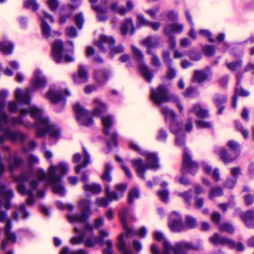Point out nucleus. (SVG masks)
Segmentation results:
<instances>
[{
	"mask_svg": "<svg viewBox=\"0 0 254 254\" xmlns=\"http://www.w3.org/2000/svg\"><path fill=\"white\" fill-rule=\"evenodd\" d=\"M4 102L2 101H0V130H3L4 133L3 136L0 135V143H2L5 138H8L12 141H21L24 139L26 135L22 132H12L8 129H3V126L8 124L13 126L22 124V118L29 113L35 120L37 137H42L48 133L54 138H58L60 134L59 128L54 125L49 123L48 119L43 116L41 109L33 106L27 110L25 109L20 110L19 117L8 118L4 111Z\"/></svg>",
	"mask_w": 254,
	"mask_h": 254,
	"instance_id": "nucleus-1",
	"label": "nucleus"
},
{
	"mask_svg": "<svg viewBox=\"0 0 254 254\" xmlns=\"http://www.w3.org/2000/svg\"><path fill=\"white\" fill-rule=\"evenodd\" d=\"M68 170L67 164L64 162L57 166L51 165L48 169L47 179L49 185L52 186L54 193L61 195H64V188L60 183L62 176L66 174Z\"/></svg>",
	"mask_w": 254,
	"mask_h": 254,
	"instance_id": "nucleus-2",
	"label": "nucleus"
},
{
	"mask_svg": "<svg viewBox=\"0 0 254 254\" xmlns=\"http://www.w3.org/2000/svg\"><path fill=\"white\" fill-rule=\"evenodd\" d=\"M46 84V80L42 76L40 71H36L31 81V86L24 91L18 88L15 91V98L19 103L28 104L30 102L29 93L34 90L35 88H41Z\"/></svg>",
	"mask_w": 254,
	"mask_h": 254,
	"instance_id": "nucleus-3",
	"label": "nucleus"
},
{
	"mask_svg": "<svg viewBox=\"0 0 254 254\" xmlns=\"http://www.w3.org/2000/svg\"><path fill=\"white\" fill-rule=\"evenodd\" d=\"M128 214V211L126 209H123L119 212V217L125 230V234H122L119 237L117 247L119 251L123 254H132L131 251L126 249V243L124 240V235H126L127 238L132 235V230L127 226V218Z\"/></svg>",
	"mask_w": 254,
	"mask_h": 254,
	"instance_id": "nucleus-4",
	"label": "nucleus"
},
{
	"mask_svg": "<svg viewBox=\"0 0 254 254\" xmlns=\"http://www.w3.org/2000/svg\"><path fill=\"white\" fill-rule=\"evenodd\" d=\"M163 245L165 251L162 254H169L172 251H174V254H186V253L189 250L197 249L191 244L185 242L177 243L175 248L171 247L166 241L164 242ZM151 251L153 254H158L157 247L154 245L151 246Z\"/></svg>",
	"mask_w": 254,
	"mask_h": 254,
	"instance_id": "nucleus-5",
	"label": "nucleus"
},
{
	"mask_svg": "<svg viewBox=\"0 0 254 254\" xmlns=\"http://www.w3.org/2000/svg\"><path fill=\"white\" fill-rule=\"evenodd\" d=\"M79 206L81 213L78 215L68 214L67 218L71 223L84 222L91 214L90 202L88 200L82 199L79 201Z\"/></svg>",
	"mask_w": 254,
	"mask_h": 254,
	"instance_id": "nucleus-6",
	"label": "nucleus"
},
{
	"mask_svg": "<svg viewBox=\"0 0 254 254\" xmlns=\"http://www.w3.org/2000/svg\"><path fill=\"white\" fill-rule=\"evenodd\" d=\"M101 121L104 127V132L107 135V145L109 147L116 146L117 144V135L112 133L109 134L110 128L113 125V117L110 115L102 116Z\"/></svg>",
	"mask_w": 254,
	"mask_h": 254,
	"instance_id": "nucleus-7",
	"label": "nucleus"
},
{
	"mask_svg": "<svg viewBox=\"0 0 254 254\" xmlns=\"http://www.w3.org/2000/svg\"><path fill=\"white\" fill-rule=\"evenodd\" d=\"M151 97L153 101L158 105L167 102L169 101L168 89L166 87L160 85L151 90Z\"/></svg>",
	"mask_w": 254,
	"mask_h": 254,
	"instance_id": "nucleus-8",
	"label": "nucleus"
},
{
	"mask_svg": "<svg viewBox=\"0 0 254 254\" xmlns=\"http://www.w3.org/2000/svg\"><path fill=\"white\" fill-rule=\"evenodd\" d=\"M70 243L73 245L83 243L84 246L88 248L93 247L97 244H100L99 238L92 235L85 237L83 235L76 236L70 239Z\"/></svg>",
	"mask_w": 254,
	"mask_h": 254,
	"instance_id": "nucleus-9",
	"label": "nucleus"
},
{
	"mask_svg": "<svg viewBox=\"0 0 254 254\" xmlns=\"http://www.w3.org/2000/svg\"><path fill=\"white\" fill-rule=\"evenodd\" d=\"M210 241L214 244L228 245L231 247L235 248L237 251H242L244 250V246L242 244L238 243L235 244L232 240L225 237H220L217 234H214L210 238Z\"/></svg>",
	"mask_w": 254,
	"mask_h": 254,
	"instance_id": "nucleus-10",
	"label": "nucleus"
},
{
	"mask_svg": "<svg viewBox=\"0 0 254 254\" xmlns=\"http://www.w3.org/2000/svg\"><path fill=\"white\" fill-rule=\"evenodd\" d=\"M74 110L76 114L77 118L80 120L82 124L86 126H89L92 124L93 122V120L86 118L85 116L86 111L80 104H75Z\"/></svg>",
	"mask_w": 254,
	"mask_h": 254,
	"instance_id": "nucleus-11",
	"label": "nucleus"
},
{
	"mask_svg": "<svg viewBox=\"0 0 254 254\" xmlns=\"http://www.w3.org/2000/svg\"><path fill=\"white\" fill-rule=\"evenodd\" d=\"M115 44L114 38L105 35L100 36L99 40L95 42V44L101 51L104 52L107 47H111Z\"/></svg>",
	"mask_w": 254,
	"mask_h": 254,
	"instance_id": "nucleus-12",
	"label": "nucleus"
},
{
	"mask_svg": "<svg viewBox=\"0 0 254 254\" xmlns=\"http://www.w3.org/2000/svg\"><path fill=\"white\" fill-rule=\"evenodd\" d=\"M184 30V25L179 23L167 24L164 29V32L168 37L173 36V33H180Z\"/></svg>",
	"mask_w": 254,
	"mask_h": 254,
	"instance_id": "nucleus-13",
	"label": "nucleus"
},
{
	"mask_svg": "<svg viewBox=\"0 0 254 254\" xmlns=\"http://www.w3.org/2000/svg\"><path fill=\"white\" fill-rule=\"evenodd\" d=\"M42 20V29L43 33L45 37H49L51 34V28L49 25L46 23L47 21L51 22H54L53 17L46 12H43V16H41Z\"/></svg>",
	"mask_w": 254,
	"mask_h": 254,
	"instance_id": "nucleus-14",
	"label": "nucleus"
},
{
	"mask_svg": "<svg viewBox=\"0 0 254 254\" xmlns=\"http://www.w3.org/2000/svg\"><path fill=\"white\" fill-rule=\"evenodd\" d=\"M197 167V164L193 162L189 154V151L185 149L183 155V168L188 171Z\"/></svg>",
	"mask_w": 254,
	"mask_h": 254,
	"instance_id": "nucleus-15",
	"label": "nucleus"
},
{
	"mask_svg": "<svg viewBox=\"0 0 254 254\" xmlns=\"http://www.w3.org/2000/svg\"><path fill=\"white\" fill-rule=\"evenodd\" d=\"M159 40L154 37H147L142 41L141 44L147 48V53L152 54V49L156 48L158 45Z\"/></svg>",
	"mask_w": 254,
	"mask_h": 254,
	"instance_id": "nucleus-16",
	"label": "nucleus"
},
{
	"mask_svg": "<svg viewBox=\"0 0 254 254\" xmlns=\"http://www.w3.org/2000/svg\"><path fill=\"white\" fill-rule=\"evenodd\" d=\"M13 195V192L11 190L7 189L2 184H0V197H2L6 200V202L4 204V207L5 209H9L10 205L8 199L11 198Z\"/></svg>",
	"mask_w": 254,
	"mask_h": 254,
	"instance_id": "nucleus-17",
	"label": "nucleus"
},
{
	"mask_svg": "<svg viewBox=\"0 0 254 254\" xmlns=\"http://www.w3.org/2000/svg\"><path fill=\"white\" fill-rule=\"evenodd\" d=\"M133 166L135 168L137 175L141 178H144V173L147 168L141 159H134L132 161Z\"/></svg>",
	"mask_w": 254,
	"mask_h": 254,
	"instance_id": "nucleus-18",
	"label": "nucleus"
},
{
	"mask_svg": "<svg viewBox=\"0 0 254 254\" xmlns=\"http://www.w3.org/2000/svg\"><path fill=\"white\" fill-rule=\"evenodd\" d=\"M63 50V42L61 40H56L53 44V55L55 60L59 62L60 61V58Z\"/></svg>",
	"mask_w": 254,
	"mask_h": 254,
	"instance_id": "nucleus-19",
	"label": "nucleus"
},
{
	"mask_svg": "<svg viewBox=\"0 0 254 254\" xmlns=\"http://www.w3.org/2000/svg\"><path fill=\"white\" fill-rule=\"evenodd\" d=\"M94 109L92 114L94 116H99L104 112L106 108V105L99 99H95L93 101Z\"/></svg>",
	"mask_w": 254,
	"mask_h": 254,
	"instance_id": "nucleus-20",
	"label": "nucleus"
},
{
	"mask_svg": "<svg viewBox=\"0 0 254 254\" xmlns=\"http://www.w3.org/2000/svg\"><path fill=\"white\" fill-rule=\"evenodd\" d=\"M87 78L88 74L86 69L83 66L80 65L78 75H74L73 76L74 82L76 83H80L86 81Z\"/></svg>",
	"mask_w": 254,
	"mask_h": 254,
	"instance_id": "nucleus-21",
	"label": "nucleus"
},
{
	"mask_svg": "<svg viewBox=\"0 0 254 254\" xmlns=\"http://www.w3.org/2000/svg\"><path fill=\"white\" fill-rule=\"evenodd\" d=\"M242 217L246 224L250 228H254V212L252 211H249L243 213Z\"/></svg>",
	"mask_w": 254,
	"mask_h": 254,
	"instance_id": "nucleus-22",
	"label": "nucleus"
},
{
	"mask_svg": "<svg viewBox=\"0 0 254 254\" xmlns=\"http://www.w3.org/2000/svg\"><path fill=\"white\" fill-rule=\"evenodd\" d=\"M170 229L174 232L180 231L183 228V220L180 217L170 220L169 223Z\"/></svg>",
	"mask_w": 254,
	"mask_h": 254,
	"instance_id": "nucleus-23",
	"label": "nucleus"
},
{
	"mask_svg": "<svg viewBox=\"0 0 254 254\" xmlns=\"http://www.w3.org/2000/svg\"><path fill=\"white\" fill-rule=\"evenodd\" d=\"M109 9L121 15H124L127 13V9L124 6H120L117 1L112 2L110 4Z\"/></svg>",
	"mask_w": 254,
	"mask_h": 254,
	"instance_id": "nucleus-24",
	"label": "nucleus"
},
{
	"mask_svg": "<svg viewBox=\"0 0 254 254\" xmlns=\"http://www.w3.org/2000/svg\"><path fill=\"white\" fill-rule=\"evenodd\" d=\"M17 189L19 192L22 194H27L29 196V198L27 200V203L31 205L34 203V198L33 193L30 190H26L24 186L21 183H19L17 186Z\"/></svg>",
	"mask_w": 254,
	"mask_h": 254,
	"instance_id": "nucleus-25",
	"label": "nucleus"
},
{
	"mask_svg": "<svg viewBox=\"0 0 254 254\" xmlns=\"http://www.w3.org/2000/svg\"><path fill=\"white\" fill-rule=\"evenodd\" d=\"M93 9L98 13L97 17L99 21H104L108 19V16L106 14L107 11L106 8H103L100 5H93Z\"/></svg>",
	"mask_w": 254,
	"mask_h": 254,
	"instance_id": "nucleus-26",
	"label": "nucleus"
},
{
	"mask_svg": "<svg viewBox=\"0 0 254 254\" xmlns=\"http://www.w3.org/2000/svg\"><path fill=\"white\" fill-rule=\"evenodd\" d=\"M11 222L9 219H7L6 224L5 227L4 231L6 237V240L11 243H14L16 241V236L14 233L10 232Z\"/></svg>",
	"mask_w": 254,
	"mask_h": 254,
	"instance_id": "nucleus-27",
	"label": "nucleus"
},
{
	"mask_svg": "<svg viewBox=\"0 0 254 254\" xmlns=\"http://www.w3.org/2000/svg\"><path fill=\"white\" fill-rule=\"evenodd\" d=\"M47 98L51 102L57 103L62 99L63 96L61 92L51 89L47 94Z\"/></svg>",
	"mask_w": 254,
	"mask_h": 254,
	"instance_id": "nucleus-28",
	"label": "nucleus"
},
{
	"mask_svg": "<svg viewBox=\"0 0 254 254\" xmlns=\"http://www.w3.org/2000/svg\"><path fill=\"white\" fill-rule=\"evenodd\" d=\"M146 160L149 168H157L158 167L157 159L155 154L148 153L146 154Z\"/></svg>",
	"mask_w": 254,
	"mask_h": 254,
	"instance_id": "nucleus-29",
	"label": "nucleus"
},
{
	"mask_svg": "<svg viewBox=\"0 0 254 254\" xmlns=\"http://www.w3.org/2000/svg\"><path fill=\"white\" fill-rule=\"evenodd\" d=\"M83 189L85 191H90L95 194L99 193L102 189L99 185L95 184H85L83 186Z\"/></svg>",
	"mask_w": 254,
	"mask_h": 254,
	"instance_id": "nucleus-30",
	"label": "nucleus"
},
{
	"mask_svg": "<svg viewBox=\"0 0 254 254\" xmlns=\"http://www.w3.org/2000/svg\"><path fill=\"white\" fill-rule=\"evenodd\" d=\"M131 28L133 30V22L130 18H127L125 20L121 27V31L123 34H126L128 30Z\"/></svg>",
	"mask_w": 254,
	"mask_h": 254,
	"instance_id": "nucleus-31",
	"label": "nucleus"
},
{
	"mask_svg": "<svg viewBox=\"0 0 254 254\" xmlns=\"http://www.w3.org/2000/svg\"><path fill=\"white\" fill-rule=\"evenodd\" d=\"M13 46L11 43L7 41L0 43V50L5 55L12 53Z\"/></svg>",
	"mask_w": 254,
	"mask_h": 254,
	"instance_id": "nucleus-32",
	"label": "nucleus"
},
{
	"mask_svg": "<svg viewBox=\"0 0 254 254\" xmlns=\"http://www.w3.org/2000/svg\"><path fill=\"white\" fill-rule=\"evenodd\" d=\"M207 77L208 75L205 72L196 70L194 72L193 80L199 83L206 80Z\"/></svg>",
	"mask_w": 254,
	"mask_h": 254,
	"instance_id": "nucleus-33",
	"label": "nucleus"
},
{
	"mask_svg": "<svg viewBox=\"0 0 254 254\" xmlns=\"http://www.w3.org/2000/svg\"><path fill=\"white\" fill-rule=\"evenodd\" d=\"M162 113L165 116L166 119L172 121L175 118L176 115L174 111L167 107L163 106L161 108Z\"/></svg>",
	"mask_w": 254,
	"mask_h": 254,
	"instance_id": "nucleus-34",
	"label": "nucleus"
},
{
	"mask_svg": "<svg viewBox=\"0 0 254 254\" xmlns=\"http://www.w3.org/2000/svg\"><path fill=\"white\" fill-rule=\"evenodd\" d=\"M95 76L98 82L103 83L107 79L109 74L106 71L100 70L96 72Z\"/></svg>",
	"mask_w": 254,
	"mask_h": 254,
	"instance_id": "nucleus-35",
	"label": "nucleus"
},
{
	"mask_svg": "<svg viewBox=\"0 0 254 254\" xmlns=\"http://www.w3.org/2000/svg\"><path fill=\"white\" fill-rule=\"evenodd\" d=\"M45 177V175L41 170H39L37 172V178L38 180H33L30 183V187L32 189H35L39 184V182L40 180L44 179Z\"/></svg>",
	"mask_w": 254,
	"mask_h": 254,
	"instance_id": "nucleus-36",
	"label": "nucleus"
},
{
	"mask_svg": "<svg viewBox=\"0 0 254 254\" xmlns=\"http://www.w3.org/2000/svg\"><path fill=\"white\" fill-rule=\"evenodd\" d=\"M193 111L196 116L198 117L204 118L208 115L207 111L202 109L199 105L195 106Z\"/></svg>",
	"mask_w": 254,
	"mask_h": 254,
	"instance_id": "nucleus-37",
	"label": "nucleus"
},
{
	"mask_svg": "<svg viewBox=\"0 0 254 254\" xmlns=\"http://www.w3.org/2000/svg\"><path fill=\"white\" fill-rule=\"evenodd\" d=\"M112 169V166L109 164H107L105 166V170L104 174L102 176V179L104 181L110 182L112 180L110 175V172Z\"/></svg>",
	"mask_w": 254,
	"mask_h": 254,
	"instance_id": "nucleus-38",
	"label": "nucleus"
},
{
	"mask_svg": "<svg viewBox=\"0 0 254 254\" xmlns=\"http://www.w3.org/2000/svg\"><path fill=\"white\" fill-rule=\"evenodd\" d=\"M140 69L145 78L150 81L152 77V75L147 66L145 64H141L140 66Z\"/></svg>",
	"mask_w": 254,
	"mask_h": 254,
	"instance_id": "nucleus-39",
	"label": "nucleus"
},
{
	"mask_svg": "<svg viewBox=\"0 0 254 254\" xmlns=\"http://www.w3.org/2000/svg\"><path fill=\"white\" fill-rule=\"evenodd\" d=\"M24 5L25 7L31 8L34 11H36L39 8V5L35 0H27L25 1Z\"/></svg>",
	"mask_w": 254,
	"mask_h": 254,
	"instance_id": "nucleus-40",
	"label": "nucleus"
},
{
	"mask_svg": "<svg viewBox=\"0 0 254 254\" xmlns=\"http://www.w3.org/2000/svg\"><path fill=\"white\" fill-rule=\"evenodd\" d=\"M242 62L241 61L234 62L232 63H228L226 66L228 69L232 71H235L240 68L242 66Z\"/></svg>",
	"mask_w": 254,
	"mask_h": 254,
	"instance_id": "nucleus-41",
	"label": "nucleus"
},
{
	"mask_svg": "<svg viewBox=\"0 0 254 254\" xmlns=\"http://www.w3.org/2000/svg\"><path fill=\"white\" fill-rule=\"evenodd\" d=\"M103 244L106 248L104 250V254H113V243L111 240L106 241Z\"/></svg>",
	"mask_w": 254,
	"mask_h": 254,
	"instance_id": "nucleus-42",
	"label": "nucleus"
},
{
	"mask_svg": "<svg viewBox=\"0 0 254 254\" xmlns=\"http://www.w3.org/2000/svg\"><path fill=\"white\" fill-rule=\"evenodd\" d=\"M65 32L66 36L70 38H74L77 35L76 30L75 28L73 26L67 27Z\"/></svg>",
	"mask_w": 254,
	"mask_h": 254,
	"instance_id": "nucleus-43",
	"label": "nucleus"
},
{
	"mask_svg": "<svg viewBox=\"0 0 254 254\" xmlns=\"http://www.w3.org/2000/svg\"><path fill=\"white\" fill-rule=\"evenodd\" d=\"M131 48L135 58L139 61L143 60V55L140 50L134 46H131Z\"/></svg>",
	"mask_w": 254,
	"mask_h": 254,
	"instance_id": "nucleus-44",
	"label": "nucleus"
},
{
	"mask_svg": "<svg viewBox=\"0 0 254 254\" xmlns=\"http://www.w3.org/2000/svg\"><path fill=\"white\" fill-rule=\"evenodd\" d=\"M219 229L221 231H225L228 233H233L234 229L233 227L229 224L223 223L218 224Z\"/></svg>",
	"mask_w": 254,
	"mask_h": 254,
	"instance_id": "nucleus-45",
	"label": "nucleus"
},
{
	"mask_svg": "<svg viewBox=\"0 0 254 254\" xmlns=\"http://www.w3.org/2000/svg\"><path fill=\"white\" fill-rule=\"evenodd\" d=\"M223 191L220 188L212 189L210 190L209 194V198L212 199L214 197L219 196L222 195Z\"/></svg>",
	"mask_w": 254,
	"mask_h": 254,
	"instance_id": "nucleus-46",
	"label": "nucleus"
},
{
	"mask_svg": "<svg viewBox=\"0 0 254 254\" xmlns=\"http://www.w3.org/2000/svg\"><path fill=\"white\" fill-rule=\"evenodd\" d=\"M89 163V157L88 155L85 153L83 163L78 164L75 167V172L76 173H79L82 168L85 167Z\"/></svg>",
	"mask_w": 254,
	"mask_h": 254,
	"instance_id": "nucleus-47",
	"label": "nucleus"
},
{
	"mask_svg": "<svg viewBox=\"0 0 254 254\" xmlns=\"http://www.w3.org/2000/svg\"><path fill=\"white\" fill-rule=\"evenodd\" d=\"M22 161L20 159L14 157L9 161V168L11 170H13L15 168L18 167L21 164Z\"/></svg>",
	"mask_w": 254,
	"mask_h": 254,
	"instance_id": "nucleus-48",
	"label": "nucleus"
},
{
	"mask_svg": "<svg viewBox=\"0 0 254 254\" xmlns=\"http://www.w3.org/2000/svg\"><path fill=\"white\" fill-rule=\"evenodd\" d=\"M106 198L109 202L113 200H117L118 199V196L115 192H110L109 189L108 188V187H107Z\"/></svg>",
	"mask_w": 254,
	"mask_h": 254,
	"instance_id": "nucleus-49",
	"label": "nucleus"
},
{
	"mask_svg": "<svg viewBox=\"0 0 254 254\" xmlns=\"http://www.w3.org/2000/svg\"><path fill=\"white\" fill-rule=\"evenodd\" d=\"M139 193L137 190L135 189L131 190L129 193L128 195V202L131 203L133 202V200L138 198Z\"/></svg>",
	"mask_w": 254,
	"mask_h": 254,
	"instance_id": "nucleus-50",
	"label": "nucleus"
},
{
	"mask_svg": "<svg viewBox=\"0 0 254 254\" xmlns=\"http://www.w3.org/2000/svg\"><path fill=\"white\" fill-rule=\"evenodd\" d=\"M227 155V153H226L225 150H222L220 154V157L221 158L223 162L225 163H229L230 162H231L236 158V157H234L233 158H229V157L227 158L226 157Z\"/></svg>",
	"mask_w": 254,
	"mask_h": 254,
	"instance_id": "nucleus-51",
	"label": "nucleus"
},
{
	"mask_svg": "<svg viewBox=\"0 0 254 254\" xmlns=\"http://www.w3.org/2000/svg\"><path fill=\"white\" fill-rule=\"evenodd\" d=\"M109 203L107 198H98L95 201V204L98 206L106 207Z\"/></svg>",
	"mask_w": 254,
	"mask_h": 254,
	"instance_id": "nucleus-52",
	"label": "nucleus"
},
{
	"mask_svg": "<svg viewBox=\"0 0 254 254\" xmlns=\"http://www.w3.org/2000/svg\"><path fill=\"white\" fill-rule=\"evenodd\" d=\"M186 223L188 227L191 228L196 226V221L194 218L191 216H187L186 218Z\"/></svg>",
	"mask_w": 254,
	"mask_h": 254,
	"instance_id": "nucleus-53",
	"label": "nucleus"
},
{
	"mask_svg": "<svg viewBox=\"0 0 254 254\" xmlns=\"http://www.w3.org/2000/svg\"><path fill=\"white\" fill-rule=\"evenodd\" d=\"M124 48L122 46H118L113 48H111L110 54L113 56L116 54H119L123 52Z\"/></svg>",
	"mask_w": 254,
	"mask_h": 254,
	"instance_id": "nucleus-54",
	"label": "nucleus"
},
{
	"mask_svg": "<svg viewBox=\"0 0 254 254\" xmlns=\"http://www.w3.org/2000/svg\"><path fill=\"white\" fill-rule=\"evenodd\" d=\"M237 128L241 132L243 136L245 138H247L249 137V132L248 130L244 128L241 124H237Z\"/></svg>",
	"mask_w": 254,
	"mask_h": 254,
	"instance_id": "nucleus-55",
	"label": "nucleus"
},
{
	"mask_svg": "<svg viewBox=\"0 0 254 254\" xmlns=\"http://www.w3.org/2000/svg\"><path fill=\"white\" fill-rule=\"evenodd\" d=\"M99 233V237H98V238H99L100 244L101 246H102L104 243L103 242V238L105 237H108L109 235V233L106 230H105L104 229L100 230Z\"/></svg>",
	"mask_w": 254,
	"mask_h": 254,
	"instance_id": "nucleus-56",
	"label": "nucleus"
},
{
	"mask_svg": "<svg viewBox=\"0 0 254 254\" xmlns=\"http://www.w3.org/2000/svg\"><path fill=\"white\" fill-rule=\"evenodd\" d=\"M137 23L140 26L148 25L149 22L147 21L141 14H138L137 16Z\"/></svg>",
	"mask_w": 254,
	"mask_h": 254,
	"instance_id": "nucleus-57",
	"label": "nucleus"
},
{
	"mask_svg": "<svg viewBox=\"0 0 254 254\" xmlns=\"http://www.w3.org/2000/svg\"><path fill=\"white\" fill-rule=\"evenodd\" d=\"M104 224V220L102 217H99L95 219L94 222V227L96 229H99Z\"/></svg>",
	"mask_w": 254,
	"mask_h": 254,
	"instance_id": "nucleus-58",
	"label": "nucleus"
},
{
	"mask_svg": "<svg viewBox=\"0 0 254 254\" xmlns=\"http://www.w3.org/2000/svg\"><path fill=\"white\" fill-rule=\"evenodd\" d=\"M197 126L200 128H210L212 125L209 122H206L201 120H198L196 122Z\"/></svg>",
	"mask_w": 254,
	"mask_h": 254,
	"instance_id": "nucleus-59",
	"label": "nucleus"
},
{
	"mask_svg": "<svg viewBox=\"0 0 254 254\" xmlns=\"http://www.w3.org/2000/svg\"><path fill=\"white\" fill-rule=\"evenodd\" d=\"M151 57V64H152L156 67H159L160 65V62L159 58L152 52Z\"/></svg>",
	"mask_w": 254,
	"mask_h": 254,
	"instance_id": "nucleus-60",
	"label": "nucleus"
},
{
	"mask_svg": "<svg viewBox=\"0 0 254 254\" xmlns=\"http://www.w3.org/2000/svg\"><path fill=\"white\" fill-rule=\"evenodd\" d=\"M47 3L49 8L53 11L56 10L59 5L57 0H48Z\"/></svg>",
	"mask_w": 254,
	"mask_h": 254,
	"instance_id": "nucleus-61",
	"label": "nucleus"
},
{
	"mask_svg": "<svg viewBox=\"0 0 254 254\" xmlns=\"http://www.w3.org/2000/svg\"><path fill=\"white\" fill-rule=\"evenodd\" d=\"M8 109L11 112H15L17 110V103L14 101L10 102L8 104Z\"/></svg>",
	"mask_w": 254,
	"mask_h": 254,
	"instance_id": "nucleus-62",
	"label": "nucleus"
},
{
	"mask_svg": "<svg viewBox=\"0 0 254 254\" xmlns=\"http://www.w3.org/2000/svg\"><path fill=\"white\" fill-rule=\"evenodd\" d=\"M83 21V16L81 14L79 13L76 15L75 17V22L79 28L81 27Z\"/></svg>",
	"mask_w": 254,
	"mask_h": 254,
	"instance_id": "nucleus-63",
	"label": "nucleus"
},
{
	"mask_svg": "<svg viewBox=\"0 0 254 254\" xmlns=\"http://www.w3.org/2000/svg\"><path fill=\"white\" fill-rule=\"evenodd\" d=\"M203 49L205 53L208 56L213 55L215 52V49L212 46H206Z\"/></svg>",
	"mask_w": 254,
	"mask_h": 254,
	"instance_id": "nucleus-64",
	"label": "nucleus"
}]
</instances>
